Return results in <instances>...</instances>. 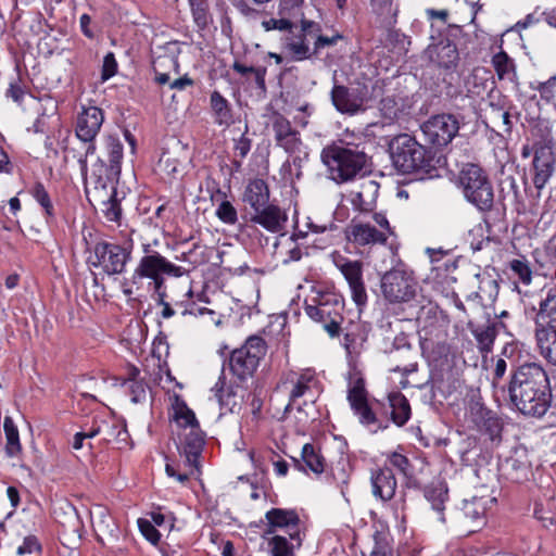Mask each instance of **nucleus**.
<instances>
[{
    "label": "nucleus",
    "mask_w": 556,
    "mask_h": 556,
    "mask_svg": "<svg viewBox=\"0 0 556 556\" xmlns=\"http://www.w3.org/2000/svg\"><path fill=\"white\" fill-rule=\"evenodd\" d=\"M211 108L214 112L215 123L219 126H228L231 123L232 115L229 102L225 99L220 92L213 91L210 98Z\"/></svg>",
    "instance_id": "nucleus-35"
},
{
    "label": "nucleus",
    "mask_w": 556,
    "mask_h": 556,
    "mask_svg": "<svg viewBox=\"0 0 556 556\" xmlns=\"http://www.w3.org/2000/svg\"><path fill=\"white\" fill-rule=\"evenodd\" d=\"M104 121L103 112L97 106H83L77 116L76 136L85 144V153L78 157L79 168L83 175L87 173V157L94 154L93 143Z\"/></svg>",
    "instance_id": "nucleus-11"
},
{
    "label": "nucleus",
    "mask_w": 556,
    "mask_h": 556,
    "mask_svg": "<svg viewBox=\"0 0 556 556\" xmlns=\"http://www.w3.org/2000/svg\"><path fill=\"white\" fill-rule=\"evenodd\" d=\"M41 551V546L34 535L25 536L23 540V543L17 546L16 548V555L17 556H26V555H33L38 554Z\"/></svg>",
    "instance_id": "nucleus-54"
},
{
    "label": "nucleus",
    "mask_w": 556,
    "mask_h": 556,
    "mask_svg": "<svg viewBox=\"0 0 556 556\" xmlns=\"http://www.w3.org/2000/svg\"><path fill=\"white\" fill-rule=\"evenodd\" d=\"M280 388L288 392L289 402H295L302 396L318 392L319 381L314 369L305 368L300 372H289Z\"/></svg>",
    "instance_id": "nucleus-19"
},
{
    "label": "nucleus",
    "mask_w": 556,
    "mask_h": 556,
    "mask_svg": "<svg viewBox=\"0 0 556 556\" xmlns=\"http://www.w3.org/2000/svg\"><path fill=\"white\" fill-rule=\"evenodd\" d=\"M162 172L169 177H177L184 170L182 163L170 152H164L159 161Z\"/></svg>",
    "instance_id": "nucleus-45"
},
{
    "label": "nucleus",
    "mask_w": 556,
    "mask_h": 556,
    "mask_svg": "<svg viewBox=\"0 0 556 556\" xmlns=\"http://www.w3.org/2000/svg\"><path fill=\"white\" fill-rule=\"evenodd\" d=\"M33 195L36 199V201L42 206L46 214L48 216H52L53 215V205H52L50 197L42 184L38 182L34 186Z\"/></svg>",
    "instance_id": "nucleus-51"
},
{
    "label": "nucleus",
    "mask_w": 556,
    "mask_h": 556,
    "mask_svg": "<svg viewBox=\"0 0 556 556\" xmlns=\"http://www.w3.org/2000/svg\"><path fill=\"white\" fill-rule=\"evenodd\" d=\"M470 414L477 427L484 431L492 441L500 439L502 422L491 410L477 403L470 407Z\"/></svg>",
    "instance_id": "nucleus-29"
},
{
    "label": "nucleus",
    "mask_w": 556,
    "mask_h": 556,
    "mask_svg": "<svg viewBox=\"0 0 556 556\" xmlns=\"http://www.w3.org/2000/svg\"><path fill=\"white\" fill-rule=\"evenodd\" d=\"M342 39L343 36L340 34H336L333 36H323L318 34L314 42V53H318L319 50L324 49L325 47L334 46L339 40Z\"/></svg>",
    "instance_id": "nucleus-62"
},
{
    "label": "nucleus",
    "mask_w": 556,
    "mask_h": 556,
    "mask_svg": "<svg viewBox=\"0 0 556 556\" xmlns=\"http://www.w3.org/2000/svg\"><path fill=\"white\" fill-rule=\"evenodd\" d=\"M96 191L98 192V197L102 199V213L105 219L119 225L122 207L119 199L117 198L115 182L109 184L105 190L98 188Z\"/></svg>",
    "instance_id": "nucleus-31"
},
{
    "label": "nucleus",
    "mask_w": 556,
    "mask_h": 556,
    "mask_svg": "<svg viewBox=\"0 0 556 556\" xmlns=\"http://www.w3.org/2000/svg\"><path fill=\"white\" fill-rule=\"evenodd\" d=\"M308 237V233L307 232H304L302 230L293 233L291 237L288 238L287 242H286V258L283 260L285 263H288V262H296V261H300L302 255H303V251H302V248L300 247V244L298 243V240L299 239H305Z\"/></svg>",
    "instance_id": "nucleus-44"
},
{
    "label": "nucleus",
    "mask_w": 556,
    "mask_h": 556,
    "mask_svg": "<svg viewBox=\"0 0 556 556\" xmlns=\"http://www.w3.org/2000/svg\"><path fill=\"white\" fill-rule=\"evenodd\" d=\"M381 291L390 303H417V282L414 277L404 269H392L381 278Z\"/></svg>",
    "instance_id": "nucleus-12"
},
{
    "label": "nucleus",
    "mask_w": 556,
    "mask_h": 556,
    "mask_svg": "<svg viewBox=\"0 0 556 556\" xmlns=\"http://www.w3.org/2000/svg\"><path fill=\"white\" fill-rule=\"evenodd\" d=\"M26 91L20 78L14 79L10 83L7 90V97L11 98L14 102L21 103L24 99Z\"/></svg>",
    "instance_id": "nucleus-59"
},
{
    "label": "nucleus",
    "mask_w": 556,
    "mask_h": 556,
    "mask_svg": "<svg viewBox=\"0 0 556 556\" xmlns=\"http://www.w3.org/2000/svg\"><path fill=\"white\" fill-rule=\"evenodd\" d=\"M342 299L328 291L313 290L305 300V313L313 320L320 323L330 337H337L343 321Z\"/></svg>",
    "instance_id": "nucleus-5"
},
{
    "label": "nucleus",
    "mask_w": 556,
    "mask_h": 556,
    "mask_svg": "<svg viewBox=\"0 0 556 556\" xmlns=\"http://www.w3.org/2000/svg\"><path fill=\"white\" fill-rule=\"evenodd\" d=\"M128 384L131 393V401L134 403L141 402L146 399L147 392L144 384L141 381L134 380L132 382H128Z\"/></svg>",
    "instance_id": "nucleus-64"
},
{
    "label": "nucleus",
    "mask_w": 556,
    "mask_h": 556,
    "mask_svg": "<svg viewBox=\"0 0 556 556\" xmlns=\"http://www.w3.org/2000/svg\"><path fill=\"white\" fill-rule=\"evenodd\" d=\"M379 110L382 116L389 122H392L397 116V104L395 100L390 97L381 99Z\"/></svg>",
    "instance_id": "nucleus-55"
},
{
    "label": "nucleus",
    "mask_w": 556,
    "mask_h": 556,
    "mask_svg": "<svg viewBox=\"0 0 556 556\" xmlns=\"http://www.w3.org/2000/svg\"><path fill=\"white\" fill-rule=\"evenodd\" d=\"M278 15L283 17L289 15V21L294 23L295 20L303 16L301 3L299 0H281Z\"/></svg>",
    "instance_id": "nucleus-50"
},
{
    "label": "nucleus",
    "mask_w": 556,
    "mask_h": 556,
    "mask_svg": "<svg viewBox=\"0 0 556 556\" xmlns=\"http://www.w3.org/2000/svg\"><path fill=\"white\" fill-rule=\"evenodd\" d=\"M294 23L289 21V15L283 17L279 16L278 18L271 17L269 20H265L262 22V26L265 30H280V31H289L292 29Z\"/></svg>",
    "instance_id": "nucleus-52"
},
{
    "label": "nucleus",
    "mask_w": 556,
    "mask_h": 556,
    "mask_svg": "<svg viewBox=\"0 0 556 556\" xmlns=\"http://www.w3.org/2000/svg\"><path fill=\"white\" fill-rule=\"evenodd\" d=\"M424 140L435 147H446L459 131V122L452 114H439L430 117L420 126Z\"/></svg>",
    "instance_id": "nucleus-15"
},
{
    "label": "nucleus",
    "mask_w": 556,
    "mask_h": 556,
    "mask_svg": "<svg viewBox=\"0 0 556 556\" xmlns=\"http://www.w3.org/2000/svg\"><path fill=\"white\" fill-rule=\"evenodd\" d=\"M425 497L431 505L434 519L440 523H444V509L445 502L447 500V489L442 483L430 485L425 490Z\"/></svg>",
    "instance_id": "nucleus-34"
},
{
    "label": "nucleus",
    "mask_w": 556,
    "mask_h": 556,
    "mask_svg": "<svg viewBox=\"0 0 556 556\" xmlns=\"http://www.w3.org/2000/svg\"><path fill=\"white\" fill-rule=\"evenodd\" d=\"M330 96L332 104L340 113L354 115L364 110V98L357 89L334 84Z\"/></svg>",
    "instance_id": "nucleus-22"
},
{
    "label": "nucleus",
    "mask_w": 556,
    "mask_h": 556,
    "mask_svg": "<svg viewBox=\"0 0 556 556\" xmlns=\"http://www.w3.org/2000/svg\"><path fill=\"white\" fill-rule=\"evenodd\" d=\"M110 427L112 428L108 430V432H102L104 441L111 442L113 439H115L118 442H126L128 433L124 427L115 424L110 425Z\"/></svg>",
    "instance_id": "nucleus-60"
},
{
    "label": "nucleus",
    "mask_w": 556,
    "mask_h": 556,
    "mask_svg": "<svg viewBox=\"0 0 556 556\" xmlns=\"http://www.w3.org/2000/svg\"><path fill=\"white\" fill-rule=\"evenodd\" d=\"M509 396L523 415L541 417L549 406V383L545 370L535 363L520 366L511 377Z\"/></svg>",
    "instance_id": "nucleus-1"
},
{
    "label": "nucleus",
    "mask_w": 556,
    "mask_h": 556,
    "mask_svg": "<svg viewBox=\"0 0 556 556\" xmlns=\"http://www.w3.org/2000/svg\"><path fill=\"white\" fill-rule=\"evenodd\" d=\"M459 182L465 198L481 211L493 205V188L485 172L477 164L464 165L459 174Z\"/></svg>",
    "instance_id": "nucleus-7"
},
{
    "label": "nucleus",
    "mask_w": 556,
    "mask_h": 556,
    "mask_svg": "<svg viewBox=\"0 0 556 556\" xmlns=\"http://www.w3.org/2000/svg\"><path fill=\"white\" fill-rule=\"evenodd\" d=\"M542 292L536 314V340L543 357L556 365V287L545 288Z\"/></svg>",
    "instance_id": "nucleus-6"
},
{
    "label": "nucleus",
    "mask_w": 556,
    "mask_h": 556,
    "mask_svg": "<svg viewBox=\"0 0 556 556\" xmlns=\"http://www.w3.org/2000/svg\"><path fill=\"white\" fill-rule=\"evenodd\" d=\"M425 55L434 65L445 71H454L459 61L457 47L448 39H442L434 45H430L426 49Z\"/></svg>",
    "instance_id": "nucleus-21"
},
{
    "label": "nucleus",
    "mask_w": 556,
    "mask_h": 556,
    "mask_svg": "<svg viewBox=\"0 0 556 556\" xmlns=\"http://www.w3.org/2000/svg\"><path fill=\"white\" fill-rule=\"evenodd\" d=\"M92 526L97 535L101 539L104 536H115L116 526L113 521V518L104 508H98L92 515Z\"/></svg>",
    "instance_id": "nucleus-37"
},
{
    "label": "nucleus",
    "mask_w": 556,
    "mask_h": 556,
    "mask_svg": "<svg viewBox=\"0 0 556 556\" xmlns=\"http://www.w3.org/2000/svg\"><path fill=\"white\" fill-rule=\"evenodd\" d=\"M268 523L277 529H286L290 539L301 546V536L299 530L300 518L292 509L271 508L265 514Z\"/></svg>",
    "instance_id": "nucleus-24"
},
{
    "label": "nucleus",
    "mask_w": 556,
    "mask_h": 556,
    "mask_svg": "<svg viewBox=\"0 0 556 556\" xmlns=\"http://www.w3.org/2000/svg\"><path fill=\"white\" fill-rule=\"evenodd\" d=\"M266 353L265 341L261 337L252 336L245 343L231 352L229 367L233 376L242 382L256 370L261 358Z\"/></svg>",
    "instance_id": "nucleus-10"
},
{
    "label": "nucleus",
    "mask_w": 556,
    "mask_h": 556,
    "mask_svg": "<svg viewBox=\"0 0 556 556\" xmlns=\"http://www.w3.org/2000/svg\"><path fill=\"white\" fill-rule=\"evenodd\" d=\"M223 200L216 208V216L225 224L233 225L238 220V214L235 206L226 199V194L219 192Z\"/></svg>",
    "instance_id": "nucleus-47"
},
{
    "label": "nucleus",
    "mask_w": 556,
    "mask_h": 556,
    "mask_svg": "<svg viewBox=\"0 0 556 556\" xmlns=\"http://www.w3.org/2000/svg\"><path fill=\"white\" fill-rule=\"evenodd\" d=\"M123 159V144L115 136H106L104 146L97 163L93 165L91 179L94 189H106L109 184L115 182L121 174Z\"/></svg>",
    "instance_id": "nucleus-9"
},
{
    "label": "nucleus",
    "mask_w": 556,
    "mask_h": 556,
    "mask_svg": "<svg viewBox=\"0 0 556 556\" xmlns=\"http://www.w3.org/2000/svg\"><path fill=\"white\" fill-rule=\"evenodd\" d=\"M370 484L372 495L383 502L391 501L397 488L396 479L389 467L371 470Z\"/></svg>",
    "instance_id": "nucleus-26"
},
{
    "label": "nucleus",
    "mask_w": 556,
    "mask_h": 556,
    "mask_svg": "<svg viewBox=\"0 0 556 556\" xmlns=\"http://www.w3.org/2000/svg\"><path fill=\"white\" fill-rule=\"evenodd\" d=\"M302 459L305 466L314 473L320 475L325 470V458L307 443L302 448Z\"/></svg>",
    "instance_id": "nucleus-42"
},
{
    "label": "nucleus",
    "mask_w": 556,
    "mask_h": 556,
    "mask_svg": "<svg viewBox=\"0 0 556 556\" xmlns=\"http://www.w3.org/2000/svg\"><path fill=\"white\" fill-rule=\"evenodd\" d=\"M345 280L349 283L352 299L357 306L367 302V293L363 281V265L358 261L341 258L336 262Z\"/></svg>",
    "instance_id": "nucleus-20"
},
{
    "label": "nucleus",
    "mask_w": 556,
    "mask_h": 556,
    "mask_svg": "<svg viewBox=\"0 0 556 556\" xmlns=\"http://www.w3.org/2000/svg\"><path fill=\"white\" fill-rule=\"evenodd\" d=\"M213 391L220 406L226 407L231 413L240 408L245 393L240 381L227 383L223 374L215 383Z\"/></svg>",
    "instance_id": "nucleus-23"
},
{
    "label": "nucleus",
    "mask_w": 556,
    "mask_h": 556,
    "mask_svg": "<svg viewBox=\"0 0 556 556\" xmlns=\"http://www.w3.org/2000/svg\"><path fill=\"white\" fill-rule=\"evenodd\" d=\"M509 268L516 276H518L523 285H530L532 280V270L529 262L525 257L510 261Z\"/></svg>",
    "instance_id": "nucleus-48"
},
{
    "label": "nucleus",
    "mask_w": 556,
    "mask_h": 556,
    "mask_svg": "<svg viewBox=\"0 0 556 556\" xmlns=\"http://www.w3.org/2000/svg\"><path fill=\"white\" fill-rule=\"evenodd\" d=\"M252 147V141L250 138L245 136V134H242L239 139L235 140L233 144V152L235 157H240L243 160L250 152Z\"/></svg>",
    "instance_id": "nucleus-58"
},
{
    "label": "nucleus",
    "mask_w": 556,
    "mask_h": 556,
    "mask_svg": "<svg viewBox=\"0 0 556 556\" xmlns=\"http://www.w3.org/2000/svg\"><path fill=\"white\" fill-rule=\"evenodd\" d=\"M321 160L337 184L356 178L366 172L367 154L357 144L332 143L323 149Z\"/></svg>",
    "instance_id": "nucleus-3"
},
{
    "label": "nucleus",
    "mask_w": 556,
    "mask_h": 556,
    "mask_svg": "<svg viewBox=\"0 0 556 556\" xmlns=\"http://www.w3.org/2000/svg\"><path fill=\"white\" fill-rule=\"evenodd\" d=\"M393 165L403 174L438 176L435 160L427 149L407 134L400 135L390 144Z\"/></svg>",
    "instance_id": "nucleus-4"
},
{
    "label": "nucleus",
    "mask_w": 556,
    "mask_h": 556,
    "mask_svg": "<svg viewBox=\"0 0 556 556\" xmlns=\"http://www.w3.org/2000/svg\"><path fill=\"white\" fill-rule=\"evenodd\" d=\"M379 187V184L372 179L362 181L357 190L350 192L353 208L363 213L372 212L377 204Z\"/></svg>",
    "instance_id": "nucleus-25"
},
{
    "label": "nucleus",
    "mask_w": 556,
    "mask_h": 556,
    "mask_svg": "<svg viewBox=\"0 0 556 556\" xmlns=\"http://www.w3.org/2000/svg\"><path fill=\"white\" fill-rule=\"evenodd\" d=\"M166 67H174L176 73L178 72V62L174 56L170 55H160L157 56L153 62V70L155 73V80L160 85H165L169 83V75L168 73L161 72V70H164Z\"/></svg>",
    "instance_id": "nucleus-43"
},
{
    "label": "nucleus",
    "mask_w": 556,
    "mask_h": 556,
    "mask_svg": "<svg viewBox=\"0 0 556 556\" xmlns=\"http://www.w3.org/2000/svg\"><path fill=\"white\" fill-rule=\"evenodd\" d=\"M492 66L495 70V73L498 79H513L515 76V63L514 60L510 59L506 52L500 51L494 54L491 60Z\"/></svg>",
    "instance_id": "nucleus-40"
},
{
    "label": "nucleus",
    "mask_w": 556,
    "mask_h": 556,
    "mask_svg": "<svg viewBox=\"0 0 556 556\" xmlns=\"http://www.w3.org/2000/svg\"><path fill=\"white\" fill-rule=\"evenodd\" d=\"M395 469L405 478H412L414 476V466L407 456L399 451L391 452L387 455L386 466Z\"/></svg>",
    "instance_id": "nucleus-41"
},
{
    "label": "nucleus",
    "mask_w": 556,
    "mask_h": 556,
    "mask_svg": "<svg viewBox=\"0 0 556 556\" xmlns=\"http://www.w3.org/2000/svg\"><path fill=\"white\" fill-rule=\"evenodd\" d=\"M117 71V62L115 60L114 53L109 52L103 59L102 73L101 78L103 81L110 79L116 74Z\"/></svg>",
    "instance_id": "nucleus-57"
},
{
    "label": "nucleus",
    "mask_w": 556,
    "mask_h": 556,
    "mask_svg": "<svg viewBox=\"0 0 556 556\" xmlns=\"http://www.w3.org/2000/svg\"><path fill=\"white\" fill-rule=\"evenodd\" d=\"M273 130L277 146L289 154L298 153L293 159V164L300 167L301 162L307 159V153L302 152V141L299 132L292 128L290 122L282 115H277L274 118Z\"/></svg>",
    "instance_id": "nucleus-18"
},
{
    "label": "nucleus",
    "mask_w": 556,
    "mask_h": 556,
    "mask_svg": "<svg viewBox=\"0 0 556 556\" xmlns=\"http://www.w3.org/2000/svg\"><path fill=\"white\" fill-rule=\"evenodd\" d=\"M391 548L386 540V536L381 533L375 535V546L371 551V556H389Z\"/></svg>",
    "instance_id": "nucleus-63"
},
{
    "label": "nucleus",
    "mask_w": 556,
    "mask_h": 556,
    "mask_svg": "<svg viewBox=\"0 0 556 556\" xmlns=\"http://www.w3.org/2000/svg\"><path fill=\"white\" fill-rule=\"evenodd\" d=\"M94 266H101L108 275L121 274L124 271L127 262L131 257L132 243L127 242L124 245L115 243L100 242L94 247Z\"/></svg>",
    "instance_id": "nucleus-16"
},
{
    "label": "nucleus",
    "mask_w": 556,
    "mask_h": 556,
    "mask_svg": "<svg viewBox=\"0 0 556 556\" xmlns=\"http://www.w3.org/2000/svg\"><path fill=\"white\" fill-rule=\"evenodd\" d=\"M3 430L7 439L5 452L8 456L14 457L21 452V442L17 427L9 416L4 417Z\"/></svg>",
    "instance_id": "nucleus-38"
},
{
    "label": "nucleus",
    "mask_w": 556,
    "mask_h": 556,
    "mask_svg": "<svg viewBox=\"0 0 556 556\" xmlns=\"http://www.w3.org/2000/svg\"><path fill=\"white\" fill-rule=\"evenodd\" d=\"M173 410V419L179 427L182 428V430H187L188 428H192L193 426H200L194 413L187 406V404L179 396L175 397Z\"/></svg>",
    "instance_id": "nucleus-36"
},
{
    "label": "nucleus",
    "mask_w": 556,
    "mask_h": 556,
    "mask_svg": "<svg viewBox=\"0 0 556 556\" xmlns=\"http://www.w3.org/2000/svg\"><path fill=\"white\" fill-rule=\"evenodd\" d=\"M250 220L262 226L269 232H279L285 228L288 216L285 211L274 204H266L254 211Z\"/></svg>",
    "instance_id": "nucleus-27"
},
{
    "label": "nucleus",
    "mask_w": 556,
    "mask_h": 556,
    "mask_svg": "<svg viewBox=\"0 0 556 556\" xmlns=\"http://www.w3.org/2000/svg\"><path fill=\"white\" fill-rule=\"evenodd\" d=\"M269 553L271 556H294V545L282 535H274L269 539ZM295 547H298L295 545Z\"/></svg>",
    "instance_id": "nucleus-46"
},
{
    "label": "nucleus",
    "mask_w": 556,
    "mask_h": 556,
    "mask_svg": "<svg viewBox=\"0 0 556 556\" xmlns=\"http://www.w3.org/2000/svg\"><path fill=\"white\" fill-rule=\"evenodd\" d=\"M138 526H139L140 532L143 534V536L148 541H150L153 544H157V542L160 541L161 534L155 529L154 525H152L151 521H149L147 519H139Z\"/></svg>",
    "instance_id": "nucleus-56"
},
{
    "label": "nucleus",
    "mask_w": 556,
    "mask_h": 556,
    "mask_svg": "<svg viewBox=\"0 0 556 556\" xmlns=\"http://www.w3.org/2000/svg\"><path fill=\"white\" fill-rule=\"evenodd\" d=\"M348 401L361 425L372 432L388 428V425L382 422L374 407L368 403L367 392L362 379H356L349 388Z\"/></svg>",
    "instance_id": "nucleus-13"
},
{
    "label": "nucleus",
    "mask_w": 556,
    "mask_h": 556,
    "mask_svg": "<svg viewBox=\"0 0 556 556\" xmlns=\"http://www.w3.org/2000/svg\"><path fill=\"white\" fill-rule=\"evenodd\" d=\"M388 403L391 409L390 419L399 427L404 426L410 418L408 400L400 392H392L388 395Z\"/></svg>",
    "instance_id": "nucleus-33"
},
{
    "label": "nucleus",
    "mask_w": 556,
    "mask_h": 556,
    "mask_svg": "<svg viewBox=\"0 0 556 556\" xmlns=\"http://www.w3.org/2000/svg\"><path fill=\"white\" fill-rule=\"evenodd\" d=\"M287 49L295 61H303L311 56L309 47L303 36L288 42Z\"/></svg>",
    "instance_id": "nucleus-49"
},
{
    "label": "nucleus",
    "mask_w": 556,
    "mask_h": 556,
    "mask_svg": "<svg viewBox=\"0 0 556 556\" xmlns=\"http://www.w3.org/2000/svg\"><path fill=\"white\" fill-rule=\"evenodd\" d=\"M416 323L420 340L434 341L444 334L445 320L438 305L420 296L417 300Z\"/></svg>",
    "instance_id": "nucleus-14"
},
{
    "label": "nucleus",
    "mask_w": 556,
    "mask_h": 556,
    "mask_svg": "<svg viewBox=\"0 0 556 556\" xmlns=\"http://www.w3.org/2000/svg\"><path fill=\"white\" fill-rule=\"evenodd\" d=\"M495 502V497L489 495L472 496L464 500L459 514V523L468 533L476 532L486 522V510Z\"/></svg>",
    "instance_id": "nucleus-17"
},
{
    "label": "nucleus",
    "mask_w": 556,
    "mask_h": 556,
    "mask_svg": "<svg viewBox=\"0 0 556 556\" xmlns=\"http://www.w3.org/2000/svg\"><path fill=\"white\" fill-rule=\"evenodd\" d=\"M242 200L249 204L253 211H256L269 202V188L267 184L260 178L252 179L245 186Z\"/></svg>",
    "instance_id": "nucleus-32"
},
{
    "label": "nucleus",
    "mask_w": 556,
    "mask_h": 556,
    "mask_svg": "<svg viewBox=\"0 0 556 556\" xmlns=\"http://www.w3.org/2000/svg\"><path fill=\"white\" fill-rule=\"evenodd\" d=\"M181 453L189 466L197 467L198 458L204 446V433L200 426L188 428L179 433Z\"/></svg>",
    "instance_id": "nucleus-28"
},
{
    "label": "nucleus",
    "mask_w": 556,
    "mask_h": 556,
    "mask_svg": "<svg viewBox=\"0 0 556 556\" xmlns=\"http://www.w3.org/2000/svg\"><path fill=\"white\" fill-rule=\"evenodd\" d=\"M532 165L534 172L533 184L540 192L547 185L554 174L553 156L544 149H540L534 153Z\"/></svg>",
    "instance_id": "nucleus-30"
},
{
    "label": "nucleus",
    "mask_w": 556,
    "mask_h": 556,
    "mask_svg": "<svg viewBox=\"0 0 556 556\" xmlns=\"http://www.w3.org/2000/svg\"><path fill=\"white\" fill-rule=\"evenodd\" d=\"M232 68L241 75L254 74L256 83L264 84L265 70L245 66L239 62H235Z\"/></svg>",
    "instance_id": "nucleus-61"
},
{
    "label": "nucleus",
    "mask_w": 556,
    "mask_h": 556,
    "mask_svg": "<svg viewBox=\"0 0 556 556\" xmlns=\"http://www.w3.org/2000/svg\"><path fill=\"white\" fill-rule=\"evenodd\" d=\"M509 111L500 104L490 103L489 119L494 127L503 132L509 134L513 128Z\"/></svg>",
    "instance_id": "nucleus-39"
},
{
    "label": "nucleus",
    "mask_w": 556,
    "mask_h": 556,
    "mask_svg": "<svg viewBox=\"0 0 556 556\" xmlns=\"http://www.w3.org/2000/svg\"><path fill=\"white\" fill-rule=\"evenodd\" d=\"M142 252L143 255L134 269L130 279L123 283V293L126 296L137 293L143 279H148L149 285L159 290L164 287L166 277L179 278L187 271L186 268L172 263L161 253L151 249L150 244H143Z\"/></svg>",
    "instance_id": "nucleus-2"
},
{
    "label": "nucleus",
    "mask_w": 556,
    "mask_h": 556,
    "mask_svg": "<svg viewBox=\"0 0 556 556\" xmlns=\"http://www.w3.org/2000/svg\"><path fill=\"white\" fill-rule=\"evenodd\" d=\"M476 339L479 343L480 350L489 352L495 340L494 327L488 326L476 331Z\"/></svg>",
    "instance_id": "nucleus-53"
},
{
    "label": "nucleus",
    "mask_w": 556,
    "mask_h": 556,
    "mask_svg": "<svg viewBox=\"0 0 556 556\" xmlns=\"http://www.w3.org/2000/svg\"><path fill=\"white\" fill-rule=\"evenodd\" d=\"M393 235V228L387 216L377 212L368 220H353L346 231V238L350 242L364 248L386 244Z\"/></svg>",
    "instance_id": "nucleus-8"
}]
</instances>
